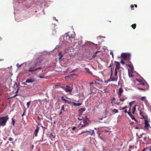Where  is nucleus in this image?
Returning a JSON list of instances; mask_svg holds the SVG:
<instances>
[{
    "mask_svg": "<svg viewBox=\"0 0 151 151\" xmlns=\"http://www.w3.org/2000/svg\"><path fill=\"white\" fill-rule=\"evenodd\" d=\"M82 118L81 117L78 118V119L79 120H81L82 119Z\"/></svg>",
    "mask_w": 151,
    "mask_h": 151,
    "instance_id": "52",
    "label": "nucleus"
},
{
    "mask_svg": "<svg viewBox=\"0 0 151 151\" xmlns=\"http://www.w3.org/2000/svg\"><path fill=\"white\" fill-rule=\"evenodd\" d=\"M136 106H135L134 107H133V108H132V114H134L135 113V111L136 110Z\"/></svg>",
    "mask_w": 151,
    "mask_h": 151,
    "instance_id": "22",
    "label": "nucleus"
},
{
    "mask_svg": "<svg viewBox=\"0 0 151 151\" xmlns=\"http://www.w3.org/2000/svg\"><path fill=\"white\" fill-rule=\"evenodd\" d=\"M114 104H116V105H119L120 104V102H116V103L115 102V103H114Z\"/></svg>",
    "mask_w": 151,
    "mask_h": 151,
    "instance_id": "43",
    "label": "nucleus"
},
{
    "mask_svg": "<svg viewBox=\"0 0 151 151\" xmlns=\"http://www.w3.org/2000/svg\"><path fill=\"white\" fill-rule=\"evenodd\" d=\"M30 103V101H29V102H28L27 103V108H29Z\"/></svg>",
    "mask_w": 151,
    "mask_h": 151,
    "instance_id": "35",
    "label": "nucleus"
},
{
    "mask_svg": "<svg viewBox=\"0 0 151 151\" xmlns=\"http://www.w3.org/2000/svg\"><path fill=\"white\" fill-rule=\"evenodd\" d=\"M2 38L1 37H0V42L1 41H2Z\"/></svg>",
    "mask_w": 151,
    "mask_h": 151,
    "instance_id": "58",
    "label": "nucleus"
},
{
    "mask_svg": "<svg viewBox=\"0 0 151 151\" xmlns=\"http://www.w3.org/2000/svg\"><path fill=\"white\" fill-rule=\"evenodd\" d=\"M73 88L70 86H69L67 85L64 90L66 92H71L72 91Z\"/></svg>",
    "mask_w": 151,
    "mask_h": 151,
    "instance_id": "5",
    "label": "nucleus"
},
{
    "mask_svg": "<svg viewBox=\"0 0 151 151\" xmlns=\"http://www.w3.org/2000/svg\"><path fill=\"white\" fill-rule=\"evenodd\" d=\"M27 83H26V81L25 82H24V83H23L24 85H27Z\"/></svg>",
    "mask_w": 151,
    "mask_h": 151,
    "instance_id": "60",
    "label": "nucleus"
},
{
    "mask_svg": "<svg viewBox=\"0 0 151 151\" xmlns=\"http://www.w3.org/2000/svg\"><path fill=\"white\" fill-rule=\"evenodd\" d=\"M149 151H151V147H150V148L148 149Z\"/></svg>",
    "mask_w": 151,
    "mask_h": 151,
    "instance_id": "56",
    "label": "nucleus"
},
{
    "mask_svg": "<svg viewBox=\"0 0 151 151\" xmlns=\"http://www.w3.org/2000/svg\"><path fill=\"white\" fill-rule=\"evenodd\" d=\"M110 54L111 55H112V57L113 58H114V55H113V52L112 51H111L110 52Z\"/></svg>",
    "mask_w": 151,
    "mask_h": 151,
    "instance_id": "46",
    "label": "nucleus"
},
{
    "mask_svg": "<svg viewBox=\"0 0 151 151\" xmlns=\"http://www.w3.org/2000/svg\"><path fill=\"white\" fill-rule=\"evenodd\" d=\"M76 70V69H74V70H73L71 72V73H73V72H74L75 70Z\"/></svg>",
    "mask_w": 151,
    "mask_h": 151,
    "instance_id": "57",
    "label": "nucleus"
},
{
    "mask_svg": "<svg viewBox=\"0 0 151 151\" xmlns=\"http://www.w3.org/2000/svg\"><path fill=\"white\" fill-rule=\"evenodd\" d=\"M64 101L65 103H68V104H72V102H71V101H69L68 100H66V99Z\"/></svg>",
    "mask_w": 151,
    "mask_h": 151,
    "instance_id": "25",
    "label": "nucleus"
},
{
    "mask_svg": "<svg viewBox=\"0 0 151 151\" xmlns=\"http://www.w3.org/2000/svg\"><path fill=\"white\" fill-rule=\"evenodd\" d=\"M129 148L130 149H129V151H131V149H134V146H132L131 145H129Z\"/></svg>",
    "mask_w": 151,
    "mask_h": 151,
    "instance_id": "27",
    "label": "nucleus"
},
{
    "mask_svg": "<svg viewBox=\"0 0 151 151\" xmlns=\"http://www.w3.org/2000/svg\"><path fill=\"white\" fill-rule=\"evenodd\" d=\"M123 92V90L122 88H120L119 89V91L118 92V94L119 96H121L122 95V94Z\"/></svg>",
    "mask_w": 151,
    "mask_h": 151,
    "instance_id": "12",
    "label": "nucleus"
},
{
    "mask_svg": "<svg viewBox=\"0 0 151 151\" xmlns=\"http://www.w3.org/2000/svg\"><path fill=\"white\" fill-rule=\"evenodd\" d=\"M75 37V35L73 32H72L71 35H68L66 36V39H68L70 41H72L73 39H74Z\"/></svg>",
    "mask_w": 151,
    "mask_h": 151,
    "instance_id": "4",
    "label": "nucleus"
},
{
    "mask_svg": "<svg viewBox=\"0 0 151 151\" xmlns=\"http://www.w3.org/2000/svg\"><path fill=\"white\" fill-rule=\"evenodd\" d=\"M89 43H90V44L91 45H95L96 46L97 45L96 44H95L94 43H93V42H90Z\"/></svg>",
    "mask_w": 151,
    "mask_h": 151,
    "instance_id": "44",
    "label": "nucleus"
},
{
    "mask_svg": "<svg viewBox=\"0 0 151 151\" xmlns=\"http://www.w3.org/2000/svg\"><path fill=\"white\" fill-rule=\"evenodd\" d=\"M42 63V60L40 59H37L34 61L33 65L29 68L28 71L31 72L35 71L41 69L42 67L39 66Z\"/></svg>",
    "mask_w": 151,
    "mask_h": 151,
    "instance_id": "1",
    "label": "nucleus"
},
{
    "mask_svg": "<svg viewBox=\"0 0 151 151\" xmlns=\"http://www.w3.org/2000/svg\"><path fill=\"white\" fill-rule=\"evenodd\" d=\"M56 31H55V29H54L52 30V34L53 35H54L56 33Z\"/></svg>",
    "mask_w": 151,
    "mask_h": 151,
    "instance_id": "34",
    "label": "nucleus"
},
{
    "mask_svg": "<svg viewBox=\"0 0 151 151\" xmlns=\"http://www.w3.org/2000/svg\"><path fill=\"white\" fill-rule=\"evenodd\" d=\"M86 132H89V133H90V134L91 135H92L93 134H94V132H93L92 133H91V132L90 131H83V132H82L81 134H84Z\"/></svg>",
    "mask_w": 151,
    "mask_h": 151,
    "instance_id": "19",
    "label": "nucleus"
},
{
    "mask_svg": "<svg viewBox=\"0 0 151 151\" xmlns=\"http://www.w3.org/2000/svg\"><path fill=\"white\" fill-rule=\"evenodd\" d=\"M14 122H15V121H14V119H12V123L13 125H14Z\"/></svg>",
    "mask_w": 151,
    "mask_h": 151,
    "instance_id": "50",
    "label": "nucleus"
},
{
    "mask_svg": "<svg viewBox=\"0 0 151 151\" xmlns=\"http://www.w3.org/2000/svg\"><path fill=\"white\" fill-rule=\"evenodd\" d=\"M131 9L132 10H134V6L133 5H131Z\"/></svg>",
    "mask_w": 151,
    "mask_h": 151,
    "instance_id": "39",
    "label": "nucleus"
},
{
    "mask_svg": "<svg viewBox=\"0 0 151 151\" xmlns=\"http://www.w3.org/2000/svg\"><path fill=\"white\" fill-rule=\"evenodd\" d=\"M115 100V99L114 97H113L111 99V103H112Z\"/></svg>",
    "mask_w": 151,
    "mask_h": 151,
    "instance_id": "32",
    "label": "nucleus"
},
{
    "mask_svg": "<svg viewBox=\"0 0 151 151\" xmlns=\"http://www.w3.org/2000/svg\"><path fill=\"white\" fill-rule=\"evenodd\" d=\"M40 127L38 126H37L36 128V129L35 130L34 134H35V136H37V133L38 132L39 130H40Z\"/></svg>",
    "mask_w": 151,
    "mask_h": 151,
    "instance_id": "9",
    "label": "nucleus"
},
{
    "mask_svg": "<svg viewBox=\"0 0 151 151\" xmlns=\"http://www.w3.org/2000/svg\"><path fill=\"white\" fill-rule=\"evenodd\" d=\"M115 63H116L115 64L116 68L115 69L118 70L120 68V64L119 62L117 61H115Z\"/></svg>",
    "mask_w": 151,
    "mask_h": 151,
    "instance_id": "6",
    "label": "nucleus"
},
{
    "mask_svg": "<svg viewBox=\"0 0 151 151\" xmlns=\"http://www.w3.org/2000/svg\"><path fill=\"white\" fill-rule=\"evenodd\" d=\"M36 80L34 78L28 79L26 81V83H32L34 82Z\"/></svg>",
    "mask_w": 151,
    "mask_h": 151,
    "instance_id": "8",
    "label": "nucleus"
},
{
    "mask_svg": "<svg viewBox=\"0 0 151 151\" xmlns=\"http://www.w3.org/2000/svg\"><path fill=\"white\" fill-rule=\"evenodd\" d=\"M136 24H132V25H131V27H132L134 29H135L136 27Z\"/></svg>",
    "mask_w": 151,
    "mask_h": 151,
    "instance_id": "26",
    "label": "nucleus"
},
{
    "mask_svg": "<svg viewBox=\"0 0 151 151\" xmlns=\"http://www.w3.org/2000/svg\"><path fill=\"white\" fill-rule=\"evenodd\" d=\"M121 57L124 60H127L128 58L129 55L125 53H122L121 55Z\"/></svg>",
    "mask_w": 151,
    "mask_h": 151,
    "instance_id": "7",
    "label": "nucleus"
},
{
    "mask_svg": "<svg viewBox=\"0 0 151 151\" xmlns=\"http://www.w3.org/2000/svg\"><path fill=\"white\" fill-rule=\"evenodd\" d=\"M131 118L132 119V120H134L135 121L137 122V120L135 119V117L133 116H132V117H131Z\"/></svg>",
    "mask_w": 151,
    "mask_h": 151,
    "instance_id": "30",
    "label": "nucleus"
},
{
    "mask_svg": "<svg viewBox=\"0 0 151 151\" xmlns=\"http://www.w3.org/2000/svg\"><path fill=\"white\" fill-rule=\"evenodd\" d=\"M85 110L86 109L84 108H82L78 110V115L80 116L81 115Z\"/></svg>",
    "mask_w": 151,
    "mask_h": 151,
    "instance_id": "10",
    "label": "nucleus"
},
{
    "mask_svg": "<svg viewBox=\"0 0 151 151\" xmlns=\"http://www.w3.org/2000/svg\"><path fill=\"white\" fill-rule=\"evenodd\" d=\"M85 69L88 74L91 75H93L92 73L90 71L89 69L88 68H85Z\"/></svg>",
    "mask_w": 151,
    "mask_h": 151,
    "instance_id": "13",
    "label": "nucleus"
},
{
    "mask_svg": "<svg viewBox=\"0 0 151 151\" xmlns=\"http://www.w3.org/2000/svg\"><path fill=\"white\" fill-rule=\"evenodd\" d=\"M124 112L125 113H127L128 112L127 110H126L124 111Z\"/></svg>",
    "mask_w": 151,
    "mask_h": 151,
    "instance_id": "59",
    "label": "nucleus"
},
{
    "mask_svg": "<svg viewBox=\"0 0 151 151\" xmlns=\"http://www.w3.org/2000/svg\"><path fill=\"white\" fill-rule=\"evenodd\" d=\"M134 102V101H132L129 103V105L130 107L131 106L133 103Z\"/></svg>",
    "mask_w": 151,
    "mask_h": 151,
    "instance_id": "31",
    "label": "nucleus"
},
{
    "mask_svg": "<svg viewBox=\"0 0 151 151\" xmlns=\"http://www.w3.org/2000/svg\"><path fill=\"white\" fill-rule=\"evenodd\" d=\"M143 118L144 119L145 121L144 124L145 126L144 127L147 130H148L149 127L151 128L150 125L148 122V120L149 119H148L147 116H143Z\"/></svg>",
    "mask_w": 151,
    "mask_h": 151,
    "instance_id": "3",
    "label": "nucleus"
},
{
    "mask_svg": "<svg viewBox=\"0 0 151 151\" xmlns=\"http://www.w3.org/2000/svg\"><path fill=\"white\" fill-rule=\"evenodd\" d=\"M145 96L142 97L141 98V99L142 100H143L145 99Z\"/></svg>",
    "mask_w": 151,
    "mask_h": 151,
    "instance_id": "49",
    "label": "nucleus"
},
{
    "mask_svg": "<svg viewBox=\"0 0 151 151\" xmlns=\"http://www.w3.org/2000/svg\"><path fill=\"white\" fill-rule=\"evenodd\" d=\"M146 149V148H144V149H143V150L142 151H145Z\"/></svg>",
    "mask_w": 151,
    "mask_h": 151,
    "instance_id": "64",
    "label": "nucleus"
},
{
    "mask_svg": "<svg viewBox=\"0 0 151 151\" xmlns=\"http://www.w3.org/2000/svg\"><path fill=\"white\" fill-rule=\"evenodd\" d=\"M111 76L112 77V75L113 74V72H112V68H111Z\"/></svg>",
    "mask_w": 151,
    "mask_h": 151,
    "instance_id": "47",
    "label": "nucleus"
},
{
    "mask_svg": "<svg viewBox=\"0 0 151 151\" xmlns=\"http://www.w3.org/2000/svg\"><path fill=\"white\" fill-rule=\"evenodd\" d=\"M111 76L110 78L108 80H107V81H106L105 82H106V83H107V82H109L111 81Z\"/></svg>",
    "mask_w": 151,
    "mask_h": 151,
    "instance_id": "37",
    "label": "nucleus"
},
{
    "mask_svg": "<svg viewBox=\"0 0 151 151\" xmlns=\"http://www.w3.org/2000/svg\"><path fill=\"white\" fill-rule=\"evenodd\" d=\"M17 96V94H16L14 95L11 98Z\"/></svg>",
    "mask_w": 151,
    "mask_h": 151,
    "instance_id": "53",
    "label": "nucleus"
},
{
    "mask_svg": "<svg viewBox=\"0 0 151 151\" xmlns=\"http://www.w3.org/2000/svg\"><path fill=\"white\" fill-rule=\"evenodd\" d=\"M15 87L16 88H17V91L16 92V93L17 94L18 93V91L19 86L17 83H15V85H14V87Z\"/></svg>",
    "mask_w": 151,
    "mask_h": 151,
    "instance_id": "14",
    "label": "nucleus"
},
{
    "mask_svg": "<svg viewBox=\"0 0 151 151\" xmlns=\"http://www.w3.org/2000/svg\"><path fill=\"white\" fill-rule=\"evenodd\" d=\"M118 80V77H111V81H116Z\"/></svg>",
    "mask_w": 151,
    "mask_h": 151,
    "instance_id": "15",
    "label": "nucleus"
},
{
    "mask_svg": "<svg viewBox=\"0 0 151 151\" xmlns=\"http://www.w3.org/2000/svg\"><path fill=\"white\" fill-rule=\"evenodd\" d=\"M34 145H32V147H31V148H32V150H33L34 149Z\"/></svg>",
    "mask_w": 151,
    "mask_h": 151,
    "instance_id": "55",
    "label": "nucleus"
},
{
    "mask_svg": "<svg viewBox=\"0 0 151 151\" xmlns=\"http://www.w3.org/2000/svg\"><path fill=\"white\" fill-rule=\"evenodd\" d=\"M50 137L51 138H55V136L54 135L52 134H50Z\"/></svg>",
    "mask_w": 151,
    "mask_h": 151,
    "instance_id": "29",
    "label": "nucleus"
},
{
    "mask_svg": "<svg viewBox=\"0 0 151 151\" xmlns=\"http://www.w3.org/2000/svg\"><path fill=\"white\" fill-rule=\"evenodd\" d=\"M127 106H125L123 107L122 109H120L121 110H123L125 109H127Z\"/></svg>",
    "mask_w": 151,
    "mask_h": 151,
    "instance_id": "36",
    "label": "nucleus"
},
{
    "mask_svg": "<svg viewBox=\"0 0 151 151\" xmlns=\"http://www.w3.org/2000/svg\"><path fill=\"white\" fill-rule=\"evenodd\" d=\"M112 112L113 113H116L118 112V111L116 109H114L112 110Z\"/></svg>",
    "mask_w": 151,
    "mask_h": 151,
    "instance_id": "23",
    "label": "nucleus"
},
{
    "mask_svg": "<svg viewBox=\"0 0 151 151\" xmlns=\"http://www.w3.org/2000/svg\"><path fill=\"white\" fill-rule=\"evenodd\" d=\"M134 6L136 8H137V4H134Z\"/></svg>",
    "mask_w": 151,
    "mask_h": 151,
    "instance_id": "63",
    "label": "nucleus"
},
{
    "mask_svg": "<svg viewBox=\"0 0 151 151\" xmlns=\"http://www.w3.org/2000/svg\"><path fill=\"white\" fill-rule=\"evenodd\" d=\"M38 118L39 120H41L43 119V117L42 116L40 115V116H38Z\"/></svg>",
    "mask_w": 151,
    "mask_h": 151,
    "instance_id": "24",
    "label": "nucleus"
},
{
    "mask_svg": "<svg viewBox=\"0 0 151 151\" xmlns=\"http://www.w3.org/2000/svg\"><path fill=\"white\" fill-rule=\"evenodd\" d=\"M109 131L108 130H105V131H104V132H109Z\"/></svg>",
    "mask_w": 151,
    "mask_h": 151,
    "instance_id": "61",
    "label": "nucleus"
},
{
    "mask_svg": "<svg viewBox=\"0 0 151 151\" xmlns=\"http://www.w3.org/2000/svg\"><path fill=\"white\" fill-rule=\"evenodd\" d=\"M87 125L86 124H83L80 123L79 125V126L81 127L80 128V129H82L85 127Z\"/></svg>",
    "mask_w": 151,
    "mask_h": 151,
    "instance_id": "17",
    "label": "nucleus"
},
{
    "mask_svg": "<svg viewBox=\"0 0 151 151\" xmlns=\"http://www.w3.org/2000/svg\"><path fill=\"white\" fill-rule=\"evenodd\" d=\"M2 79V76L0 75V80Z\"/></svg>",
    "mask_w": 151,
    "mask_h": 151,
    "instance_id": "62",
    "label": "nucleus"
},
{
    "mask_svg": "<svg viewBox=\"0 0 151 151\" xmlns=\"http://www.w3.org/2000/svg\"><path fill=\"white\" fill-rule=\"evenodd\" d=\"M64 106L63 105L61 107V111H62V110L64 111Z\"/></svg>",
    "mask_w": 151,
    "mask_h": 151,
    "instance_id": "38",
    "label": "nucleus"
},
{
    "mask_svg": "<svg viewBox=\"0 0 151 151\" xmlns=\"http://www.w3.org/2000/svg\"><path fill=\"white\" fill-rule=\"evenodd\" d=\"M117 70L115 69V74H114V76H115V77H116V76L118 77Z\"/></svg>",
    "mask_w": 151,
    "mask_h": 151,
    "instance_id": "28",
    "label": "nucleus"
},
{
    "mask_svg": "<svg viewBox=\"0 0 151 151\" xmlns=\"http://www.w3.org/2000/svg\"><path fill=\"white\" fill-rule=\"evenodd\" d=\"M76 128V127H72V129L73 131H74L75 130Z\"/></svg>",
    "mask_w": 151,
    "mask_h": 151,
    "instance_id": "48",
    "label": "nucleus"
},
{
    "mask_svg": "<svg viewBox=\"0 0 151 151\" xmlns=\"http://www.w3.org/2000/svg\"><path fill=\"white\" fill-rule=\"evenodd\" d=\"M9 119V117L8 115L0 117V125L4 126L6 125L7 120Z\"/></svg>",
    "mask_w": 151,
    "mask_h": 151,
    "instance_id": "2",
    "label": "nucleus"
},
{
    "mask_svg": "<svg viewBox=\"0 0 151 151\" xmlns=\"http://www.w3.org/2000/svg\"><path fill=\"white\" fill-rule=\"evenodd\" d=\"M128 66L131 69L132 68H133L132 65H128Z\"/></svg>",
    "mask_w": 151,
    "mask_h": 151,
    "instance_id": "41",
    "label": "nucleus"
},
{
    "mask_svg": "<svg viewBox=\"0 0 151 151\" xmlns=\"http://www.w3.org/2000/svg\"><path fill=\"white\" fill-rule=\"evenodd\" d=\"M58 55L60 57L59 59H61L63 57V55L62 54V53L61 52H59Z\"/></svg>",
    "mask_w": 151,
    "mask_h": 151,
    "instance_id": "21",
    "label": "nucleus"
},
{
    "mask_svg": "<svg viewBox=\"0 0 151 151\" xmlns=\"http://www.w3.org/2000/svg\"><path fill=\"white\" fill-rule=\"evenodd\" d=\"M137 88L138 90H142V91H145V89H144V88H139V87H138Z\"/></svg>",
    "mask_w": 151,
    "mask_h": 151,
    "instance_id": "33",
    "label": "nucleus"
},
{
    "mask_svg": "<svg viewBox=\"0 0 151 151\" xmlns=\"http://www.w3.org/2000/svg\"><path fill=\"white\" fill-rule=\"evenodd\" d=\"M13 139L12 138V137H9V141H13Z\"/></svg>",
    "mask_w": 151,
    "mask_h": 151,
    "instance_id": "40",
    "label": "nucleus"
},
{
    "mask_svg": "<svg viewBox=\"0 0 151 151\" xmlns=\"http://www.w3.org/2000/svg\"><path fill=\"white\" fill-rule=\"evenodd\" d=\"M99 52V51H96L95 53V54L94 55H93V56H92V58H91L90 59V60H91L92 59H94V58H96V54H97V53Z\"/></svg>",
    "mask_w": 151,
    "mask_h": 151,
    "instance_id": "20",
    "label": "nucleus"
},
{
    "mask_svg": "<svg viewBox=\"0 0 151 151\" xmlns=\"http://www.w3.org/2000/svg\"><path fill=\"white\" fill-rule=\"evenodd\" d=\"M61 99L62 100H63V101H65V99L64 98V96H62L61 97Z\"/></svg>",
    "mask_w": 151,
    "mask_h": 151,
    "instance_id": "42",
    "label": "nucleus"
},
{
    "mask_svg": "<svg viewBox=\"0 0 151 151\" xmlns=\"http://www.w3.org/2000/svg\"><path fill=\"white\" fill-rule=\"evenodd\" d=\"M128 114L129 115L130 114H131V112L130 111V110L128 112H127Z\"/></svg>",
    "mask_w": 151,
    "mask_h": 151,
    "instance_id": "54",
    "label": "nucleus"
},
{
    "mask_svg": "<svg viewBox=\"0 0 151 151\" xmlns=\"http://www.w3.org/2000/svg\"><path fill=\"white\" fill-rule=\"evenodd\" d=\"M121 63L123 64H125L124 61L122 60H121Z\"/></svg>",
    "mask_w": 151,
    "mask_h": 151,
    "instance_id": "45",
    "label": "nucleus"
},
{
    "mask_svg": "<svg viewBox=\"0 0 151 151\" xmlns=\"http://www.w3.org/2000/svg\"><path fill=\"white\" fill-rule=\"evenodd\" d=\"M72 104H73L75 106H80L82 105V104L81 103H76L75 102H72Z\"/></svg>",
    "mask_w": 151,
    "mask_h": 151,
    "instance_id": "16",
    "label": "nucleus"
},
{
    "mask_svg": "<svg viewBox=\"0 0 151 151\" xmlns=\"http://www.w3.org/2000/svg\"><path fill=\"white\" fill-rule=\"evenodd\" d=\"M89 121V119L87 117H86L83 120V124L87 125L88 124Z\"/></svg>",
    "mask_w": 151,
    "mask_h": 151,
    "instance_id": "11",
    "label": "nucleus"
},
{
    "mask_svg": "<svg viewBox=\"0 0 151 151\" xmlns=\"http://www.w3.org/2000/svg\"><path fill=\"white\" fill-rule=\"evenodd\" d=\"M104 92L105 93H106L107 92H109L108 91H106V89H104Z\"/></svg>",
    "mask_w": 151,
    "mask_h": 151,
    "instance_id": "51",
    "label": "nucleus"
},
{
    "mask_svg": "<svg viewBox=\"0 0 151 151\" xmlns=\"http://www.w3.org/2000/svg\"><path fill=\"white\" fill-rule=\"evenodd\" d=\"M121 96H119V97L120 98L119 100L121 101H125V100L127 99V98L126 97H124V98L122 99L120 97Z\"/></svg>",
    "mask_w": 151,
    "mask_h": 151,
    "instance_id": "18",
    "label": "nucleus"
}]
</instances>
